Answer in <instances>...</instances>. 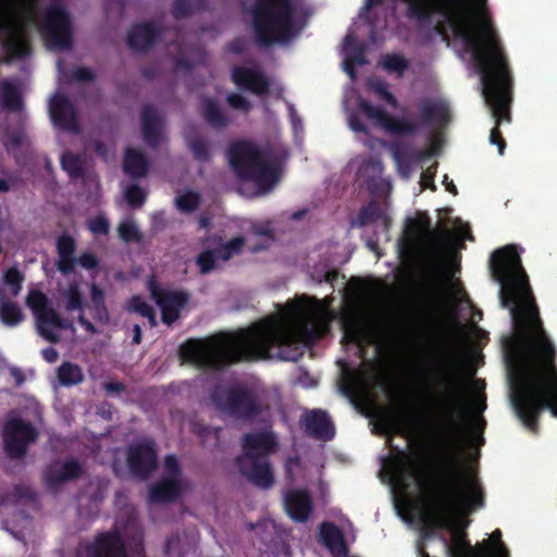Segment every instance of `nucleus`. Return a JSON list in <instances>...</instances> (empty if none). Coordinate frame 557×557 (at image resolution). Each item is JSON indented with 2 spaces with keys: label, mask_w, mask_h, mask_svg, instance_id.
<instances>
[{
  "label": "nucleus",
  "mask_w": 557,
  "mask_h": 557,
  "mask_svg": "<svg viewBox=\"0 0 557 557\" xmlns=\"http://www.w3.org/2000/svg\"><path fill=\"white\" fill-rule=\"evenodd\" d=\"M5 189H7L5 183H3V181H0V190H5Z\"/></svg>",
  "instance_id": "nucleus-60"
},
{
  "label": "nucleus",
  "mask_w": 557,
  "mask_h": 557,
  "mask_svg": "<svg viewBox=\"0 0 557 557\" xmlns=\"http://www.w3.org/2000/svg\"><path fill=\"white\" fill-rule=\"evenodd\" d=\"M352 380H354V383H355V384H358V383H360V381H361L362 379L360 377V375H359V374H356V375H355V377H354Z\"/></svg>",
  "instance_id": "nucleus-59"
},
{
  "label": "nucleus",
  "mask_w": 557,
  "mask_h": 557,
  "mask_svg": "<svg viewBox=\"0 0 557 557\" xmlns=\"http://www.w3.org/2000/svg\"><path fill=\"white\" fill-rule=\"evenodd\" d=\"M394 160L396 161V166H397L398 171L403 175L407 176L409 174V170L404 169V166H403L404 158H403L401 152H399V151L394 152Z\"/></svg>",
  "instance_id": "nucleus-53"
},
{
  "label": "nucleus",
  "mask_w": 557,
  "mask_h": 557,
  "mask_svg": "<svg viewBox=\"0 0 557 557\" xmlns=\"http://www.w3.org/2000/svg\"><path fill=\"white\" fill-rule=\"evenodd\" d=\"M0 102L11 110H18L21 107L18 88L11 83L0 85Z\"/></svg>",
  "instance_id": "nucleus-36"
},
{
  "label": "nucleus",
  "mask_w": 557,
  "mask_h": 557,
  "mask_svg": "<svg viewBox=\"0 0 557 557\" xmlns=\"http://www.w3.org/2000/svg\"><path fill=\"white\" fill-rule=\"evenodd\" d=\"M230 163L239 177V191L252 197L272 189L280 176L278 166L269 157L260 153L251 144H235L230 153Z\"/></svg>",
  "instance_id": "nucleus-6"
},
{
  "label": "nucleus",
  "mask_w": 557,
  "mask_h": 557,
  "mask_svg": "<svg viewBox=\"0 0 557 557\" xmlns=\"http://www.w3.org/2000/svg\"><path fill=\"white\" fill-rule=\"evenodd\" d=\"M275 447L273 433L262 432L247 436L244 456L237 460L239 470L258 486L269 487L273 484V473L263 457Z\"/></svg>",
  "instance_id": "nucleus-12"
},
{
  "label": "nucleus",
  "mask_w": 557,
  "mask_h": 557,
  "mask_svg": "<svg viewBox=\"0 0 557 557\" xmlns=\"http://www.w3.org/2000/svg\"><path fill=\"white\" fill-rule=\"evenodd\" d=\"M140 337H141V333H140V329L138 325H135L134 327V343L135 344H138L140 342Z\"/></svg>",
  "instance_id": "nucleus-56"
},
{
  "label": "nucleus",
  "mask_w": 557,
  "mask_h": 557,
  "mask_svg": "<svg viewBox=\"0 0 557 557\" xmlns=\"http://www.w3.org/2000/svg\"><path fill=\"white\" fill-rule=\"evenodd\" d=\"M49 111L54 127L62 129H74L76 126V114L74 107L67 98L58 91L49 103Z\"/></svg>",
  "instance_id": "nucleus-17"
},
{
  "label": "nucleus",
  "mask_w": 557,
  "mask_h": 557,
  "mask_svg": "<svg viewBox=\"0 0 557 557\" xmlns=\"http://www.w3.org/2000/svg\"><path fill=\"white\" fill-rule=\"evenodd\" d=\"M255 33L262 42H286L305 25V18L288 0H260L252 13Z\"/></svg>",
  "instance_id": "nucleus-8"
},
{
  "label": "nucleus",
  "mask_w": 557,
  "mask_h": 557,
  "mask_svg": "<svg viewBox=\"0 0 557 557\" xmlns=\"http://www.w3.org/2000/svg\"><path fill=\"white\" fill-rule=\"evenodd\" d=\"M441 144H442V139L438 137V136H435L431 144H430V147L428 148V150L424 152V154L431 157V156H435L437 150L440 149L441 147Z\"/></svg>",
  "instance_id": "nucleus-52"
},
{
  "label": "nucleus",
  "mask_w": 557,
  "mask_h": 557,
  "mask_svg": "<svg viewBox=\"0 0 557 557\" xmlns=\"http://www.w3.org/2000/svg\"><path fill=\"white\" fill-rule=\"evenodd\" d=\"M342 57L344 71L347 72L354 79L355 65H359L364 62L362 58L361 48L357 41L355 29H351L349 32V34L347 35L343 42Z\"/></svg>",
  "instance_id": "nucleus-21"
},
{
  "label": "nucleus",
  "mask_w": 557,
  "mask_h": 557,
  "mask_svg": "<svg viewBox=\"0 0 557 557\" xmlns=\"http://www.w3.org/2000/svg\"><path fill=\"white\" fill-rule=\"evenodd\" d=\"M75 240L69 235H62L57 240L58 261L57 268L60 272L66 274L72 272L77 263V259L74 258Z\"/></svg>",
  "instance_id": "nucleus-23"
},
{
  "label": "nucleus",
  "mask_w": 557,
  "mask_h": 557,
  "mask_svg": "<svg viewBox=\"0 0 557 557\" xmlns=\"http://www.w3.org/2000/svg\"><path fill=\"white\" fill-rule=\"evenodd\" d=\"M466 294L454 277H446L435 288V329L446 346H461L473 339L475 327L458 320L456 306L463 302Z\"/></svg>",
  "instance_id": "nucleus-7"
},
{
  "label": "nucleus",
  "mask_w": 557,
  "mask_h": 557,
  "mask_svg": "<svg viewBox=\"0 0 557 557\" xmlns=\"http://www.w3.org/2000/svg\"><path fill=\"white\" fill-rule=\"evenodd\" d=\"M144 135L146 143L150 146H156L162 138L161 124L152 110H148L144 114Z\"/></svg>",
  "instance_id": "nucleus-30"
},
{
  "label": "nucleus",
  "mask_w": 557,
  "mask_h": 557,
  "mask_svg": "<svg viewBox=\"0 0 557 557\" xmlns=\"http://www.w3.org/2000/svg\"><path fill=\"white\" fill-rule=\"evenodd\" d=\"M409 417L407 413H398L396 421L389 426V431L403 432L410 434L411 426L409 424Z\"/></svg>",
  "instance_id": "nucleus-46"
},
{
  "label": "nucleus",
  "mask_w": 557,
  "mask_h": 557,
  "mask_svg": "<svg viewBox=\"0 0 557 557\" xmlns=\"http://www.w3.org/2000/svg\"><path fill=\"white\" fill-rule=\"evenodd\" d=\"M79 471V466L74 461H69L63 465H54L47 476L50 484H55L70 478H75Z\"/></svg>",
  "instance_id": "nucleus-32"
},
{
  "label": "nucleus",
  "mask_w": 557,
  "mask_h": 557,
  "mask_svg": "<svg viewBox=\"0 0 557 557\" xmlns=\"http://www.w3.org/2000/svg\"><path fill=\"white\" fill-rule=\"evenodd\" d=\"M24 315L16 302L7 298L0 300V321L8 325H16Z\"/></svg>",
  "instance_id": "nucleus-33"
},
{
  "label": "nucleus",
  "mask_w": 557,
  "mask_h": 557,
  "mask_svg": "<svg viewBox=\"0 0 557 557\" xmlns=\"http://www.w3.org/2000/svg\"><path fill=\"white\" fill-rule=\"evenodd\" d=\"M228 102L235 109H240V110L248 109V104H247L246 100L244 98H242L240 95H236V94L230 95Z\"/></svg>",
  "instance_id": "nucleus-50"
},
{
  "label": "nucleus",
  "mask_w": 557,
  "mask_h": 557,
  "mask_svg": "<svg viewBox=\"0 0 557 557\" xmlns=\"http://www.w3.org/2000/svg\"><path fill=\"white\" fill-rule=\"evenodd\" d=\"M469 237L468 224L458 222L453 231L444 232L438 238V245L446 255H453L454 251L462 247V240Z\"/></svg>",
  "instance_id": "nucleus-24"
},
{
  "label": "nucleus",
  "mask_w": 557,
  "mask_h": 557,
  "mask_svg": "<svg viewBox=\"0 0 557 557\" xmlns=\"http://www.w3.org/2000/svg\"><path fill=\"white\" fill-rule=\"evenodd\" d=\"M448 113V107L444 101H435L432 104L424 106L422 109L424 120L435 124L446 122Z\"/></svg>",
  "instance_id": "nucleus-35"
},
{
  "label": "nucleus",
  "mask_w": 557,
  "mask_h": 557,
  "mask_svg": "<svg viewBox=\"0 0 557 557\" xmlns=\"http://www.w3.org/2000/svg\"><path fill=\"white\" fill-rule=\"evenodd\" d=\"M434 171L432 168H429L421 174L420 184L422 188H431L434 189L435 186L433 184Z\"/></svg>",
  "instance_id": "nucleus-47"
},
{
  "label": "nucleus",
  "mask_w": 557,
  "mask_h": 557,
  "mask_svg": "<svg viewBox=\"0 0 557 557\" xmlns=\"http://www.w3.org/2000/svg\"><path fill=\"white\" fill-rule=\"evenodd\" d=\"M123 168L126 173L138 177L147 173V161L137 149L128 148L123 160Z\"/></svg>",
  "instance_id": "nucleus-29"
},
{
  "label": "nucleus",
  "mask_w": 557,
  "mask_h": 557,
  "mask_svg": "<svg viewBox=\"0 0 557 557\" xmlns=\"http://www.w3.org/2000/svg\"><path fill=\"white\" fill-rule=\"evenodd\" d=\"M287 478L296 484H315L320 481L321 470L318 467H306L300 465L298 460H287L286 465Z\"/></svg>",
  "instance_id": "nucleus-22"
},
{
  "label": "nucleus",
  "mask_w": 557,
  "mask_h": 557,
  "mask_svg": "<svg viewBox=\"0 0 557 557\" xmlns=\"http://www.w3.org/2000/svg\"><path fill=\"white\" fill-rule=\"evenodd\" d=\"M492 272L500 285L503 306L509 308L513 321V335L505 342L513 407L519 419L533 428L544 408L557 418L554 346L542 330L517 247L496 250Z\"/></svg>",
  "instance_id": "nucleus-2"
},
{
  "label": "nucleus",
  "mask_w": 557,
  "mask_h": 557,
  "mask_svg": "<svg viewBox=\"0 0 557 557\" xmlns=\"http://www.w3.org/2000/svg\"><path fill=\"white\" fill-rule=\"evenodd\" d=\"M191 148H193V150H194V152H195V154L197 157H202L203 156V151L199 150V148L197 146H193Z\"/></svg>",
  "instance_id": "nucleus-58"
},
{
  "label": "nucleus",
  "mask_w": 557,
  "mask_h": 557,
  "mask_svg": "<svg viewBox=\"0 0 557 557\" xmlns=\"http://www.w3.org/2000/svg\"><path fill=\"white\" fill-rule=\"evenodd\" d=\"M409 16L416 20L436 14V26L481 74L482 92L496 121L491 143L504 152L505 143L497 126L509 122L511 78L506 53L495 26L487 0H403Z\"/></svg>",
  "instance_id": "nucleus-3"
},
{
  "label": "nucleus",
  "mask_w": 557,
  "mask_h": 557,
  "mask_svg": "<svg viewBox=\"0 0 557 557\" xmlns=\"http://www.w3.org/2000/svg\"><path fill=\"white\" fill-rule=\"evenodd\" d=\"M125 308L128 312L137 313L147 318L152 325L156 324V313L153 307L149 305L141 296H134L126 301Z\"/></svg>",
  "instance_id": "nucleus-34"
},
{
  "label": "nucleus",
  "mask_w": 557,
  "mask_h": 557,
  "mask_svg": "<svg viewBox=\"0 0 557 557\" xmlns=\"http://www.w3.org/2000/svg\"><path fill=\"white\" fill-rule=\"evenodd\" d=\"M147 287L154 301H157L162 321L166 324H172L187 304L188 295L181 290L163 287L156 278L149 280Z\"/></svg>",
  "instance_id": "nucleus-14"
},
{
  "label": "nucleus",
  "mask_w": 557,
  "mask_h": 557,
  "mask_svg": "<svg viewBox=\"0 0 557 557\" xmlns=\"http://www.w3.org/2000/svg\"><path fill=\"white\" fill-rule=\"evenodd\" d=\"M444 184L446 185V189L450 193L456 194V186L453 183H447V177L445 176Z\"/></svg>",
  "instance_id": "nucleus-57"
},
{
  "label": "nucleus",
  "mask_w": 557,
  "mask_h": 557,
  "mask_svg": "<svg viewBox=\"0 0 557 557\" xmlns=\"http://www.w3.org/2000/svg\"><path fill=\"white\" fill-rule=\"evenodd\" d=\"M154 38V29L149 24L135 26L128 36V41L135 49H141L148 46Z\"/></svg>",
  "instance_id": "nucleus-31"
},
{
  "label": "nucleus",
  "mask_w": 557,
  "mask_h": 557,
  "mask_svg": "<svg viewBox=\"0 0 557 557\" xmlns=\"http://www.w3.org/2000/svg\"><path fill=\"white\" fill-rule=\"evenodd\" d=\"M26 304L35 315L38 333L48 341L57 342L73 334L70 324L60 320L58 314L50 307L47 297L36 290H29Z\"/></svg>",
  "instance_id": "nucleus-13"
},
{
  "label": "nucleus",
  "mask_w": 557,
  "mask_h": 557,
  "mask_svg": "<svg viewBox=\"0 0 557 557\" xmlns=\"http://www.w3.org/2000/svg\"><path fill=\"white\" fill-rule=\"evenodd\" d=\"M320 540L334 555H342L346 552L343 536L333 524L324 523L320 529Z\"/></svg>",
  "instance_id": "nucleus-28"
},
{
  "label": "nucleus",
  "mask_w": 557,
  "mask_h": 557,
  "mask_svg": "<svg viewBox=\"0 0 557 557\" xmlns=\"http://www.w3.org/2000/svg\"><path fill=\"white\" fill-rule=\"evenodd\" d=\"M0 251H1V246H0Z\"/></svg>",
  "instance_id": "nucleus-62"
},
{
  "label": "nucleus",
  "mask_w": 557,
  "mask_h": 557,
  "mask_svg": "<svg viewBox=\"0 0 557 557\" xmlns=\"http://www.w3.org/2000/svg\"><path fill=\"white\" fill-rule=\"evenodd\" d=\"M368 92L393 108L397 106V100L394 98L392 92L388 91L386 85L381 82H371L368 87Z\"/></svg>",
  "instance_id": "nucleus-39"
},
{
  "label": "nucleus",
  "mask_w": 557,
  "mask_h": 557,
  "mask_svg": "<svg viewBox=\"0 0 557 557\" xmlns=\"http://www.w3.org/2000/svg\"><path fill=\"white\" fill-rule=\"evenodd\" d=\"M420 557H431L428 553H424V552H420Z\"/></svg>",
  "instance_id": "nucleus-61"
},
{
  "label": "nucleus",
  "mask_w": 557,
  "mask_h": 557,
  "mask_svg": "<svg viewBox=\"0 0 557 557\" xmlns=\"http://www.w3.org/2000/svg\"><path fill=\"white\" fill-rule=\"evenodd\" d=\"M36 440V431L29 424L11 420L5 426V447L11 456H21L26 446Z\"/></svg>",
  "instance_id": "nucleus-15"
},
{
  "label": "nucleus",
  "mask_w": 557,
  "mask_h": 557,
  "mask_svg": "<svg viewBox=\"0 0 557 557\" xmlns=\"http://www.w3.org/2000/svg\"><path fill=\"white\" fill-rule=\"evenodd\" d=\"M154 462L156 455L150 443H146L133 448L129 454L128 463L131 469L135 472L140 473L154 466Z\"/></svg>",
  "instance_id": "nucleus-26"
},
{
  "label": "nucleus",
  "mask_w": 557,
  "mask_h": 557,
  "mask_svg": "<svg viewBox=\"0 0 557 557\" xmlns=\"http://www.w3.org/2000/svg\"><path fill=\"white\" fill-rule=\"evenodd\" d=\"M205 112H206V115H207V117L209 119V121L211 123H213L214 125L220 123L219 117H218V109H216V104L215 103L208 102L206 104V107H205Z\"/></svg>",
  "instance_id": "nucleus-49"
},
{
  "label": "nucleus",
  "mask_w": 557,
  "mask_h": 557,
  "mask_svg": "<svg viewBox=\"0 0 557 557\" xmlns=\"http://www.w3.org/2000/svg\"><path fill=\"white\" fill-rule=\"evenodd\" d=\"M61 164L71 175L76 176L82 171V161L79 157L72 153H64L61 157Z\"/></svg>",
  "instance_id": "nucleus-43"
},
{
  "label": "nucleus",
  "mask_w": 557,
  "mask_h": 557,
  "mask_svg": "<svg viewBox=\"0 0 557 557\" xmlns=\"http://www.w3.org/2000/svg\"><path fill=\"white\" fill-rule=\"evenodd\" d=\"M302 423L308 432L320 440L327 441L334 436V428L323 411H309L302 417Z\"/></svg>",
  "instance_id": "nucleus-20"
},
{
  "label": "nucleus",
  "mask_w": 557,
  "mask_h": 557,
  "mask_svg": "<svg viewBox=\"0 0 557 557\" xmlns=\"http://www.w3.org/2000/svg\"><path fill=\"white\" fill-rule=\"evenodd\" d=\"M119 236L126 242L138 240L139 233L135 222L127 219L122 221L117 227Z\"/></svg>",
  "instance_id": "nucleus-42"
},
{
  "label": "nucleus",
  "mask_w": 557,
  "mask_h": 557,
  "mask_svg": "<svg viewBox=\"0 0 557 557\" xmlns=\"http://www.w3.org/2000/svg\"><path fill=\"white\" fill-rule=\"evenodd\" d=\"M284 505L287 513L294 521H306L312 510L309 495L300 490H293L285 494Z\"/></svg>",
  "instance_id": "nucleus-18"
},
{
  "label": "nucleus",
  "mask_w": 557,
  "mask_h": 557,
  "mask_svg": "<svg viewBox=\"0 0 557 557\" xmlns=\"http://www.w3.org/2000/svg\"><path fill=\"white\" fill-rule=\"evenodd\" d=\"M329 299L299 296L277 312L234 334L190 339L181 347L184 362L196 367H219L240 359L268 358L273 347L322 336L332 312Z\"/></svg>",
  "instance_id": "nucleus-4"
},
{
  "label": "nucleus",
  "mask_w": 557,
  "mask_h": 557,
  "mask_svg": "<svg viewBox=\"0 0 557 557\" xmlns=\"http://www.w3.org/2000/svg\"><path fill=\"white\" fill-rule=\"evenodd\" d=\"M176 209L181 212L188 213L197 209L199 203V196L197 193L191 190H186L177 195L176 199Z\"/></svg>",
  "instance_id": "nucleus-38"
},
{
  "label": "nucleus",
  "mask_w": 557,
  "mask_h": 557,
  "mask_svg": "<svg viewBox=\"0 0 557 557\" xmlns=\"http://www.w3.org/2000/svg\"><path fill=\"white\" fill-rule=\"evenodd\" d=\"M76 79L78 81H89L92 77V72L88 69H78L76 70Z\"/></svg>",
  "instance_id": "nucleus-54"
},
{
  "label": "nucleus",
  "mask_w": 557,
  "mask_h": 557,
  "mask_svg": "<svg viewBox=\"0 0 557 557\" xmlns=\"http://www.w3.org/2000/svg\"><path fill=\"white\" fill-rule=\"evenodd\" d=\"M34 26L50 48L70 42L69 20L58 5L38 15V0H0V51L9 59L29 52L27 28Z\"/></svg>",
  "instance_id": "nucleus-5"
},
{
  "label": "nucleus",
  "mask_w": 557,
  "mask_h": 557,
  "mask_svg": "<svg viewBox=\"0 0 557 557\" xmlns=\"http://www.w3.org/2000/svg\"><path fill=\"white\" fill-rule=\"evenodd\" d=\"M76 263H79L84 269H94L97 263V258L91 253H84L76 259Z\"/></svg>",
  "instance_id": "nucleus-48"
},
{
  "label": "nucleus",
  "mask_w": 557,
  "mask_h": 557,
  "mask_svg": "<svg viewBox=\"0 0 557 557\" xmlns=\"http://www.w3.org/2000/svg\"><path fill=\"white\" fill-rule=\"evenodd\" d=\"M233 79L237 86L247 88L255 94H261L268 86V83L261 75L255 70L247 67L235 69Z\"/></svg>",
  "instance_id": "nucleus-25"
},
{
  "label": "nucleus",
  "mask_w": 557,
  "mask_h": 557,
  "mask_svg": "<svg viewBox=\"0 0 557 557\" xmlns=\"http://www.w3.org/2000/svg\"><path fill=\"white\" fill-rule=\"evenodd\" d=\"M344 106L348 111L349 126L356 133L366 132L367 129L366 125L360 122L359 114L368 119L374 126L396 135L411 134L417 128V124L413 121L405 116H392L380 109L373 108L362 100L360 96L356 95L354 90L346 94Z\"/></svg>",
  "instance_id": "nucleus-11"
},
{
  "label": "nucleus",
  "mask_w": 557,
  "mask_h": 557,
  "mask_svg": "<svg viewBox=\"0 0 557 557\" xmlns=\"http://www.w3.org/2000/svg\"><path fill=\"white\" fill-rule=\"evenodd\" d=\"M58 379L64 385L77 384L83 380V373L76 364L63 363L58 370Z\"/></svg>",
  "instance_id": "nucleus-37"
},
{
  "label": "nucleus",
  "mask_w": 557,
  "mask_h": 557,
  "mask_svg": "<svg viewBox=\"0 0 557 557\" xmlns=\"http://www.w3.org/2000/svg\"><path fill=\"white\" fill-rule=\"evenodd\" d=\"M42 356L48 362H54L58 360V352L54 348H47L42 350Z\"/></svg>",
  "instance_id": "nucleus-55"
},
{
  "label": "nucleus",
  "mask_w": 557,
  "mask_h": 557,
  "mask_svg": "<svg viewBox=\"0 0 557 557\" xmlns=\"http://www.w3.org/2000/svg\"><path fill=\"white\" fill-rule=\"evenodd\" d=\"M24 275L16 268H10L2 272L0 300L8 297H16L22 290Z\"/></svg>",
  "instance_id": "nucleus-27"
},
{
  "label": "nucleus",
  "mask_w": 557,
  "mask_h": 557,
  "mask_svg": "<svg viewBox=\"0 0 557 557\" xmlns=\"http://www.w3.org/2000/svg\"><path fill=\"white\" fill-rule=\"evenodd\" d=\"M267 232V227L257 230L251 220L231 222L223 231V235L211 236L206 240L203 250L196 258L199 271L208 273L216 269L221 262L230 260L242 251L248 235Z\"/></svg>",
  "instance_id": "nucleus-9"
},
{
  "label": "nucleus",
  "mask_w": 557,
  "mask_h": 557,
  "mask_svg": "<svg viewBox=\"0 0 557 557\" xmlns=\"http://www.w3.org/2000/svg\"><path fill=\"white\" fill-rule=\"evenodd\" d=\"M124 197L132 207H139L146 198V194L137 186L124 190Z\"/></svg>",
  "instance_id": "nucleus-44"
},
{
  "label": "nucleus",
  "mask_w": 557,
  "mask_h": 557,
  "mask_svg": "<svg viewBox=\"0 0 557 557\" xmlns=\"http://www.w3.org/2000/svg\"><path fill=\"white\" fill-rule=\"evenodd\" d=\"M381 0H367L363 8L360 11L359 14V21L367 22L368 20V11L374 7L375 4L380 3Z\"/></svg>",
  "instance_id": "nucleus-51"
},
{
  "label": "nucleus",
  "mask_w": 557,
  "mask_h": 557,
  "mask_svg": "<svg viewBox=\"0 0 557 557\" xmlns=\"http://www.w3.org/2000/svg\"><path fill=\"white\" fill-rule=\"evenodd\" d=\"M139 554L138 543L126 544L116 533L106 534L97 540L95 547L89 549V557H127L125 547Z\"/></svg>",
  "instance_id": "nucleus-16"
},
{
  "label": "nucleus",
  "mask_w": 557,
  "mask_h": 557,
  "mask_svg": "<svg viewBox=\"0 0 557 557\" xmlns=\"http://www.w3.org/2000/svg\"><path fill=\"white\" fill-rule=\"evenodd\" d=\"M430 374L423 451L398 450L382 468L394 508L406 522L447 531L450 539L444 540V547L449 557H508L499 530L475 546L466 539V516L483 499L475 457L465 445L482 443L484 385L472 382L469 396L470 382L448 355L432 362Z\"/></svg>",
  "instance_id": "nucleus-1"
},
{
  "label": "nucleus",
  "mask_w": 557,
  "mask_h": 557,
  "mask_svg": "<svg viewBox=\"0 0 557 557\" xmlns=\"http://www.w3.org/2000/svg\"><path fill=\"white\" fill-rule=\"evenodd\" d=\"M381 66L389 73L400 74L407 67V63L399 54H385L381 60Z\"/></svg>",
  "instance_id": "nucleus-41"
},
{
  "label": "nucleus",
  "mask_w": 557,
  "mask_h": 557,
  "mask_svg": "<svg viewBox=\"0 0 557 557\" xmlns=\"http://www.w3.org/2000/svg\"><path fill=\"white\" fill-rule=\"evenodd\" d=\"M109 225V221L103 215H97L88 221V228L95 235L107 234Z\"/></svg>",
  "instance_id": "nucleus-45"
},
{
  "label": "nucleus",
  "mask_w": 557,
  "mask_h": 557,
  "mask_svg": "<svg viewBox=\"0 0 557 557\" xmlns=\"http://www.w3.org/2000/svg\"><path fill=\"white\" fill-rule=\"evenodd\" d=\"M61 302L65 310L77 311L79 323L91 334L97 333L98 329L87 319V315H90L99 325H106L110 321L104 293L97 287L96 283H71L62 290Z\"/></svg>",
  "instance_id": "nucleus-10"
},
{
  "label": "nucleus",
  "mask_w": 557,
  "mask_h": 557,
  "mask_svg": "<svg viewBox=\"0 0 557 557\" xmlns=\"http://www.w3.org/2000/svg\"><path fill=\"white\" fill-rule=\"evenodd\" d=\"M165 468L170 478L152 488L150 496L153 502L171 500L181 490L180 481L175 478L177 473V462L174 458L170 457L165 460Z\"/></svg>",
  "instance_id": "nucleus-19"
},
{
  "label": "nucleus",
  "mask_w": 557,
  "mask_h": 557,
  "mask_svg": "<svg viewBox=\"0 0 557 557\" xmlns=\"http://www.w3.org/2000/svg\"><path fill=\"white\" fill-rule=\"evenodd\" d=\"M344 338L348 342H355L361 345L366 341L364 324L358 320L346 322Z\"/></svg>",
  "instance_id": "nucleus-40"
}]
</instances>
